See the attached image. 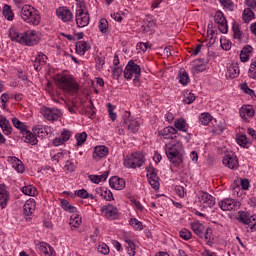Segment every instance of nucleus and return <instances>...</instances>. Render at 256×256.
Segmentation results:
<instances>
[{
  "mask_svg": "<svg viewBox=\"0 0 256 256\" xmlns=\"http://www.w3.org/2000/svg\"><path fill=\"white\" fill-rule=\"evenodd\" d=\"M8 37L11 41L24 45V47H35V45H39L41 41V33L39 31L26 30L21 32L15 27L10 28Z\"/></svg>",
  "mask_w": 256,
  "mask_h": 256,
  "instance_id": "f257e3e1",
  "label": "nucleus"
},
{
  "mask_svg": "<svg viewBox=\"0 0 256 256\" xmlns=\"http://www.w3.org/2000/svg\"><path fill=\"white\" fill-rule=\"evenodd\" d=\"M54 82L56 87L63 91V93H69V95H77L79 93V82L69 74V72L58 73L54 76Z\"/></svg>",
  "mask_w": 256,
  "mask_h": 256,
  "instance_id": "f03ea898",
  "label": "nucleus"
},
{
  "mask_svg": "<svg viewBox=\"0 0 256 256\" xmlns=\"http://www.w3.org/2000/svg\"><path fill=\"white\" fill-rule=\"evenodd\" d=\"M164 151L168 161L174 167H179V165L183 164L185 150L183 149V143L181 141L171 140L165 144Z\"/></svg>",
  "mask_w": 256,
  "mask_h": 256,
  "instance_id": "7ed1b4c3",
  "label": "nucleus"
},
{
  "mask_svg": "<svg viewBox=\"0 0 256 256\" xmlns=\"http://www.w3.org/2000/svg\"><path fill=\"white\" fill-rule=\"evenodd\" d=\"M20 17L24 23L33 25V27H37V25L41 23V14L39 13V10L29 4L22 6Z\"/></svg>",
  "mask_w": 256,
  "mask_h": 256,
  "instance_id": "20e7f679",
  "label": "nucleus"
},
{
  "mask_svg": "<svg viewBox=\"0 0 256 256\" xmlns=\"http://www.w3.org/2000/svg\"><path fill=\"white\" fill-rule=\"evenodd\" d=\"M91 21L89 16V10H87V4L84 0H76V13H75V22L77 27L83 29L87 27Z\"/></svg>",
  "mask_w": 256,
  "mask_h": 256,
  "instance_id": "39448f33",
  "label": "nucleus"
},
{
  "mask_svg": "<svg viewBox=\"0 0 256 256\" xmlns=\"http://www.w3.org/2000/svg\"><path fill=\"white\" fill-rule=\"evenodd\" d=\"M191 229L200 239H204L207 245L210 247L213 245V230L211 228H205V225L200 222H192Z\"/></svg>",
  "mask_w": 256,
  "mask_h": 256,
  "instance_id": "423d86ee",
  "label": "nucleus"
},
{
  "mask_svg": "<svg viewBox=\"0 0 256 256\" xmlns=\"http://www.w3.org/2000/svg\"><path fill=\"white\" fill-rule=\"evenodd\" d=\"M145 165V155L141 152L132 153L124 158V166L127 169H137Z\"/></svg>",
  "mask_w": 256,
  "mask_h": 256,
  "instance_id": "0eeeda50",
  "label": "nucleus"
},
{
  "mask_svg": "<svg viewBox=\"0 0 256 256\" xmlns=\"http://www.w3.org/2000/svg\"><path fill=\"white\" fill-rule=\"evenodd\" d=\"M137 75H141V66L135 63V61L130 60L124 69V79L131 81V79Z\"/></svg>",
  "mask_w": 256,
  "mask_h": 256,
  "instance_id": "6e6552de",
  "label": "nucleus"
},
{
  "mask_svg": "<svg viewBox=\"0 0 256 256\" xmlns=\"http://www.w3.org/2000/svg\"><path fill=\"white\" fill-rule=\"evenodd\" d=\"M146 172H147L146 177L149 185L152 187V189H154V191H158L161 184L159 183V176L157 175V169H155V167L150 165L146 168Z\"/></svg>",
  "mask_w": 256,
  "mask_h": 256,
  "instance_id": "1a4fd4ad",
  "label": "nucleus"
},
{
  "mask_svg": "<svg viewBox=\"0 0 256 256\" xmlns=\"http://www.w3.org/2000/svg\"><path fill=\"white\" fill-rule=\"evenodd\" d=\"M221 211H237L241 207V202L233 198H224L218 202Z\"/></svg>",
  "mask_w": 256,
  "mask_h": 256,
  "instance_id": "9d476101",
  "label": "nucleus"
},
{
  "mask_svg": "<svg viewBox=\"0 0 256 256\" xmlns=\"http://www.w3.org/2000/svg\"><path fill=\"white\" fill-rule=\"evenodd\" d=\"M100 213L106 219L110 221H115V219L119 218V209L113 204H107L100 208Z\"/></svg>",
  "mask_w": 256,
  "mask_h": 256,
  "instance_id": "9b49d317",
  "label": "nucleus"
},
{
  "mask_svg": "<svg viewBox=\"0 0 256 256\" xmlns=\"http://www.w3.org/2000/svg\"><path fill=\"white\" fill-rule=\"evenodd\" d=\"M198 201L204 207V209H211L216 203L215 197H213L209 192H199Z\"/></svg>",
  "mask_w": 256,
  "mask_h": 256,
  "instance_id": "f8f14e48",
  "label": "nucleus"
},
{
  "mask_svg": "<svg viewBox=\"0 0 256 256\" xmlns=\"http://www.w3.org/2000/svg\"><path fill=\"white\" fill-rule=\"evenodd\" d=\"M71 137H73V132L67 128H63L59 137H56L52 143L54 147H61V145H65V143H67Z\"/></svg>",
  "mask_w": 256,
  "mask_h": 256,
  "instance_id": "ddd939ff",
  "label": "nucleus"
},
{
  "mask_svg": "<svg viewBox=\"0 0 256 256\" xmlns=\"http://www.w3.org/2000/svg\"><path fill=\"white\" fill-rule=\"evenodd\" d=\"M178 133H179V131H177V129H175V127L167 126V127L163 128L162 130H160L158 132V135H159L160 139H162V141H165V140L175 141V138L177 137Z\"/></svg>",
  "mask_w": 256,
  "mask_h": 256,
  "instance_id": "4468645a",
  "label": "nucleus"
},
{
  "mask_svg": "<svg viewBox=\"0 0 256 256\" xmlns=\"http://www.w3.org/2000/svg\"><path fill=\"white\" fill-rule=\"evenodd\" d=\"M41 114L47 121H58L61 115H63L58 108H43Z\"/></svg>",
  "mask_w": 256,
  "mask_h": 256,
  "instance_id": "2eb2a0df",
  "label": "nucleus"
},
{
  "mask_svg": "<svg viewBox=\"0 0 256 256\" xmlns=\"http://www.w3.org/2000/svg\"><path fill=\"white\" fill-rule=\"evenodd\" d=\"M222 163L228 169H237L239 167V159H237V155L233 152H227L223 157Z\"/></svg>",
  "mask_w": 256,
  "mask_h": 256,
  "instance_id": "dca6fc26",
  "label": "nucleus"
},
{
  "mask_svg": "<svg viewBox=\"0 0 256 256\" xmlns=\"http://www.w3.org/2000/svg\"><path fill=\"white\" fill-rule=\"evenodd\" d=\"M214 21L216 24H218V29L223 34L228 33L229 26L227 25V19L225 18V15L221 11H216L214 15Z\"/></svg>",
  "mask_w": 256,
  "mask_h": 256,
  "instance_id": "f3484780",
  "label": "nucleus"
},
{
  "mask_svg": "<svg viewBox=\"0 0 256 256\" xmlns=\"http://www.w3.org/2000/svg\"><path fill=\"white\" fill-rule=\"evenodd\" d=\"M36 207L37 202H35V199L30 198L26 200V202L23 205V214L26 217V221H30L31 217L33 216V213H35Z\"/></svg>",
  "mask_w": 256,
  "mask_h": 256,
  "instance_id": "a211bd4d",
  "label": "nucleus"
},
{
  "mask_svg": "<svg viewBox=\"0 0 256 256\" xmlns=\"http://www.w3.org/2000/svg\"><path fill=\"white\" fill-rule=\"evenodd\" d=\"M107 155H109V148L105 145H98L93 150L92 159H94V161H101V159H105Z\"/></svg>",
  "mask_w": 256,
  "mask_h": 256,
  "instance_id": "6ab92c4d",
  "label": "nucleus"
},
{
  "mask_svg": "<svg viewBox=\"0 0 256 256\" xmlns=\"http://www.w3.org/2000/svg\"><path fill=\"white\" fill-rule=\"evenodd\" d=\"M203 71H207V61L205 59H197L192 62L191 73L193 75H199V73H203Z\"/></svg>",
  "mask_w": 256,
  "mask_h": 256,
  "instance_id": "aec40b11",
  "label": "nucleus"
},
{
  "mask_svg": "<svg viewBox=\"0 0 256 256\" xmlns=\"http://www.w3.org/2000/svg\"><path fill=\"white\" fill-rule=\"evenodd\" d=\"M8 163H10L11 167L14 169L16 173H25V165L23 161L15 156H9L7 158Z\"/></svg>",
  "mask_w": 256,
  "mask_h": 256,
  "instance_id": "412c9836",
  "label": "nucleus"
},
{
  "mask_svg": "<svg viewBox=\"0 0 256 256\" xmlns=\"http://www.w3.org/2000/svg\"><path fill=\"white\" fill-rule=\"evenodd\" d=\"M58 19H61L64 23H69L73 19V13L66 7H60L56 10Z\"/></svg>",
  "mask_w": 256,
  "mask_h": 256,
  "instance_id": "4be33fe9",
  "label": "nucleus"
},
{
  "mask_svg": "<svg viewBox=\"0 0 256 256\" xmlns=\"http://www.w3.org/2000/svg\"><path fill=\"white\" fill-rule=\"evenodd\" d=\"M0 129H2V133L6 135V137L13 135V126L11 125V122H9L3 115H0Z\"/></svg>",
  "mask_w": 256,
  "mask_h": 256,
  "instance_id": "5701e85b",
  "label": "nucleus"
},
{
  "mask_svg": "<svg viewBox=\"0 0 256 256\" xmlns=\"http://www.w3.org/2000/svg\"><path fill=\"white\" fill-rule=\"evenodd\" d=\"M109 185L111 189H115V191H123L125 188V179L113 176L109 179Z\"/></svg>",
  "mask_w": 256,
  "mask_h": 256,
  "instance_id": "b1692460",
  "label": "nucleus"
},
{
  "mask_svg": "<svg viewBox=\"0 0 256 256\" xmlns=\"http://www.w3.org/2000/svg\"><path fill=\"white\" fill-rule=\"evenodd\" d=\"M96 195L104 199V201H115L113 197V192L106 187H97L95 189Z\"/></svg>",
  "mask_w": 256,
  "mask_h": 256,
  "instance_id": "393cba45",
  "label": "nucleus"
},
{
  "mask_svg": "<svg viewBox=\"0 0 256 256\" xmlns=\"http://www.w3.org/2000/svg\"><path fill=\"white\" fill-rule=\"evenodd\" d=\"M156 27H157V20H155L153 16H146L142 24V29L144 33H149L153 31V29Z\"/></svg>",
  "mask_w": 256,
  "mask_h": 256,
  "instance_id": "a878e982",
  "label": "nucleus"
},
{
  "mask_svg": "<svg viewBox=\"0 0 256 256\" xmlns=\"http://www.w3.org/2000/svg\"><path fill=\"white\" fill-rule=\"evenodd\" d=\"M36 249H38V251H41L43 255L57 256V253H55V250L47 242H40L36 244Z\"/></svg>",
  "mask_w": 256,
  "mask_h": 256,
  "instance_id": "bb28decb",
  "label": "nucleus"
},
{
  "mask_svg": "<svg viewBox=\"0 0 256 256\" xmlns=\"http://www.w3.org/2000/svg\"><path fill=\"white\" fill-rule=\"evenodd\" d=\"M7 203H9V191L7 190V186L5 184H0V207H1V209H5V207H7Z\"/></svg>",
  "mask_w": 256,
  "mask_h": 256,
  "instance_id": "cd10ccee",
  "label": "nucleus"
},
{
  "mask_svg": "<svg viewBox=\"0 0 256 256\" xmlns=\"http://www.w3.org/2000/svg\"><path fill=\"white\" fill-rule=\"evenodd\" d=\"M124 124L126 125L128 131H130V133H137V131H139V122L132 116H128L127 118H125Z\"/></svg>",
  "mask_w": 256,
  "mask_h": 256,
  "instance_id": "c85d7f7f",
  "label": "nucleus"
},
{
  "mask_svg": "<svg viewBox=\"0 0 256 256\" xmlns=\"http://www.w3.org/2000/svg\"><path fill=\"white\" fill-rule=\"evenodd\" d=\"M47 64V55L43 52H38L34 60V69L35 71H41V68Z\"/></svg>",
  "mask_w": 256,
  "mask_h": 256,
  "instance_id": "c756f323",
  "label": "nucleus"
},
{
  "mask_svg": "<svg viewBox=\"0 0 256 256\" xmlns=\"http://www.w3.org/2000/svg\"><path fill=\"white\" fill-rule=\"evenodd\" d=\"M255 115V109L251 105H244L240 108V117L247 121V119H251Z\"/></svg>",
  "mask_w": 256,
  "mask_h": 256,
  "instance_id": "7c9ffc66",
  "label": "nucleus"
},
{
  "mask_svg": "<svg viewBox=\"0 0 256 256\" xmlns=\"http://www.w3.org/2000/svg\"><path fill=\"white\" fill-rule=\"evenodd\" d=\"M239 73H241V70L239 69V64H228L226 77H229L230 79H236V77H239Z\"/></svg>",
  "mask_w": 256,
  "mask_h": 256,
  "instance_id": "2f4dec72",
  "label": "nucleus"
},
{
  "mask_svg": "<svg viewBox=\"0 0 256 256\" xmlns=\"http://www.w3.org/2000/svg\"><path fill=\"white\" fill-rule=\"evenodd\" d=\"M252 55H253V47H251V45H246L242 48L240 52V61L242 63H247V61L251 59Z\"/></svg>",
  "mask_w": 256,
  "mask_h": 256,
  "instance_id": "473e14b6",
  "label": "nucleus"
},
{
  "mask_svg": "<svg viewBox=\"0 0 256 256\" xmlns=\"http://www.w3.org/2000/svg\"><path fill=\"white\" fill-rule=\"evenodd\" d=\"M174 129H176V131H181L182 133H187V131H189V124L185 118H178L174 121Z\"/></svg>",
  "mask_w": 256,
  "mask_h": 256,
  "instance_id": "72a5a7b5",
  "label": "nucleus"
},
{
  "mask_svg": "<svg viewBox=\"0 0 256 256\" xmlns=\"http://www.w3.org/2000/svg\"><path fill=\"white\" fill-rule=\"evenodd\" d=\"M236 143L243 149H249L251 147V140H249L245 134H237Z\"/></svg>",
  "mask_w": 256,
  "mask_h": 256,
  "instance_id": "f704fd0d",
  "label": "nucleus"
},
{
  "mask_svg": "<svg viewBox=\"0 0 256 256\" xmlns=\"http://www.w3.org/2000/svg\"><path fill=\"white\" fill-rule=\"evenodd\" d=\"M75 49L78 55H85V53L91 49V46H89L87 41H78Z\"/></svg>",
  "mask_w": 256,
  "mask_h": 256,
  "instance_id": "c9c22d12",
  "label": "nucleus"
},
{
  "mask_svg": "<svg viewBox=\"0 0 256 256\" xmlns=\"http://www.w3.org/2000/svg\"><path fill=\"white\" fill-rule=\"evenodd\" d=\"M21 192L23 195H27L28 197H35L37 195V188L31 184H27L21 188Z\"/></svg>",
  "mask_w": 256,
  "mask_h": 256,
  "instance_id": "e433bc0d",
  "label": "nucleus"
},
{
  "mask_svg": "<svg viewBox=\"0 0 256 256\" xmlns=\"http://www.w3.org/2000/svg\"><path fill=\"white\" fill-rule=\"evenodd\" d=\"M107 177H109V172L105 171L101 175H89V180L91 183H95L96 185H99L102 181H107Z\"/></svg>",
  "mask_w": 256,
  "mask_h": 256,
  "instance_id": "4c0bfd02",
  "label": "nucleus"
},
{
  "mask_svg": "<svg viewBox=\"0 0 256 256\" xmlns=\"http://www.w3.org/2000/svg\"><path fill=\"white\" fill-rule=\"evenodd\" d=\"M178 81L183 87H187L189 83H191V79L189 78V73L185 70H181L178 75Z\"/></svg>",
  "mask_w": 256,
  "mask_h": 256,
  "instance_id": "58836bf2",
  "label": "nucleus"
},
{
  "mask_svg": "<svg viewBox=\"0 0 256 256\" xmlns=\"http://www.w3.org/2000/svg\"><path fill=\"white\" fill-rule=\"evenodd\" d=\"M254 9L252 8H246L244 9L242 13V19L244 23H250V21H253L255 19V12H253Z\"/></svg>",
  "mask_w": 256,
  "mask_h": 256,
  "instance_id": "ea45409f",
  "label": "nucleus"
},
{
  "mask_svg": "<svg viewBox=\"0 0 256 256\" xmlns=\"http://www.w3.org/2000/svg\"><path fill=\"white\" fill-rule=\"evenodd\" d=\"M238 219L244 225H251L253 216H251L249 213H247L245 211H240V212H238Z\"/></svg>",
  "mask_w": 256,
  "mask_h": 256,
  "instance_id": "a19ab883",
  "label": "nucleus"
},
{
  "mask_svg": "<svg viewBox=\"0 0 256 256\" xmlns=\"http://www.w3.org/2000/svg\"><path fill=\"white\" fill-rule=\"evenodd\" d=\"M22 135L25 137V143H29L30 145H37V143H39L37 136L29 130H26Z\"/></svg>",
  "mask_w": 256,
  "mask_h": 256,
  "instance_id": "79ce46f5",
  "label": "nucleus"
},
{
  "mask_svg": "<svg viewBox=\"0 0 256 256\" xmlns=\"http://www.w3.org/2000/svg\"><path fill=\"white\" fill-rule=\"evenodd\" d=\"M213 121V116L209 112H203L199 116V124L207 126Z\"/></svg>",
  "mask_w": 256,
  "mask_h": 256,
  "instance_id": "37998d69",
  "label": "nucleus"
},
{
  "mask_svg": "<svg viewBox=\"0 0 256 256\" xmlns=\"http://www.w3.org/2000/svg\"><path fill=\"white\" fill-rule=\"evenodd\" d=\"M82 218L81 215H79V212H76V214H72L70 216V225L71 227H74V229H77L81 226Z\"/></svg>",
  "mask_w": 256,
  "mask_h": 256,
  "instance_id": "c03bdc74",
  "label": "nucleus"
},
{
  "mask_svg": "<svg viewBox=\"0 0 256 256\" xmlns=\"http://www.w3.org/2000/svg\"><path fill=\"white\" fill-rule=\"evenodd\" d=\"M12 124H13V127H15V129H18V131H20V133L22 134L25 131H27V125L21 122L18 118H12Z\"/></svg>",
  "mask_w": 256,
  "mask_h": 256,
  "instance_id": "a18cd8bd",
  "label": "nucleus"
},
{
  "mask_svg": "<svg viewBox=\"0 0 256 256\" xmlns=\"http://www.w3.org/2000/svg\"><path fill=\"white\" fill-rule=\"evenodd\" d=\"M76 146L81 147L87 141V132H81L75 134Z\"/></svg>",
  "mask_w": 256,
  "mask_h": 256,
  "instance_id": "49530a36",
  "label": "nucleus"
},
{
  "mask_svg": "<svg viewBox=\"0 0 256 256\" xmlns=\"http://www.w3.org/2000/svg\"><path fill=\"white\" fill-rule=\"evenodd\" d=\"M129 225H131L134 231H143V222L139 221L137 218H131Z\"/></svg>",
  "mask_w": 256,
  "mask_h": 256,
  "instance_id": "de8ad7c7",
  "label": "nucleus"
},
{
  "mask_svg": "<svg viewBox=\"0 0 256 256\" xmlns=\"http://www.w3.org/2000/svg\"><path fill=\"white\" fill-rule=\"evenodd\" d=\"M3 15L7 21H13L15 14L13 13V10L11 9V6L9 5H4L3 8Z\"/></svg>",
  "mask_w": 256,
  "mask_h": 256,
  "instance_id": "09e8293b",
  "label": "nucleus"
},
{
  "mask_svg": "<svg viewBox=\"0 0 256 256\" xmlns=\"http://www.w3.org/2000/svg\"><path fill=\"white\" fill-rule=\"evenodd\" d=\"M248 77L256 81V57L251 59L250 68L248 70Z\"/></svg>",
  "mask_w": 256,
  "mask_h": 256,
  "instance_id": "8fccbe9b",
  "label": "nucleus"
},
{
  "mask_svg": "<svg viewBox=\"0 0 256 256\" xmlns=\"http://www.w3.org/2000/svg\"><path fill=\"white\" fill-rule=\"evenodd\" d=\"M226 127L227 125L225 124V122L220 121L216 125H214L212 133H214V135H221V133L225 131Z\"/></svg>",
  "mask_w": 256,
  "mask_h": 256,
  "instance_id": "3c124183",
  "label": "nucleus"
},
{
  "mask_svg": "<svg viewBox=\"0 0 256 256\" xmlns=\"http://www.w3.org/2000/svg\"><path fill=\"white\" fill-rule=\"evenodd\" d=\"M232 31H233L234 39H237L238 41H241V37L243 36V32L241 31V28L239 27V24L233 23L232 24Z\"/></svg>",
  "mask_w": 256,
  "mask_h": 256,
  "instance_id": "603ef678",
  "label": "nucleus"
},
{
  "mask_svg": "<svg viewBox=\"0 0 256 256\" xmlns=\"http://www.w3.org/2000/svg\"><path fill=\"white\" fill-rule=\"evenodd\" d=\"M98 29L103 34L107 33L109 31V22L105 18H101L98 24Z\"/></svg>",
  "mask_w": 256,
  "mask_h": 256,
  "instance_id": "864d4df0",
  "label": "nucleus"
},
{
  "mask_svg": "<svg viewBox=\"0 0 256 256\" xmlns=\"http://www.w3.org/2000/svg\"><path fill=\"white\" fill-rule=\"evenodd\" d=\"M77 169V165H75V162L73 160H67L64 165V171L66 173H73Z\"/></svg>",
  "mask_w": 256,
  "mask_h": 256,
  "instance_id": "5fc2aeb1",
  "label": "nucleus"
},
{
  "mask_svg": "<svg viewBox=\"0 0 256 256\" xmlns=\"http://www.w3.org/2000/svg\"><path fill=\"white\" fill-rule=\"evenodd\" d=\"M195 94L191 93V92H186L184 94V98H183V103L185 105H191V103H194L195 102Z\"/></svg>",
  "mask_w": 256,
  "mask_h": 256,
  "instance_id": "6e6d98bb",
  "label": "nucleus"
},
{
  "mask_svg": "<svg viewBox=\"0 0 256 256\" xmlns=\"http://www.w3.org/2000/svg\"><path fill=\"white\" fill-rule=\"evenodd\" d=\"M130 202L132 203V205L136 211H139L140 213H143V211H145V206H143V204H141V201H139L135 198H132V199H130Z\"/></svg>",
  "mask_w": 256,
  "mask_h": 256,
  "instance_id": "4d7b16f0",
  "label": "nucleus"
},
{
  "mask_svg": "<svg viewBox=\"0 0 256 256\" xmlns=\"http://www.w3.org/2000/svg\"><path fill=\"white\" fill-rule=\"evenodd\" d=\"M98 253H101V255H109V246L105 244L104 242H100L97 247Z\"/></svg>",
  "mask_w": 256,
  "mask_h": 256,
  "instance_id": "13d9d810",
  "label": "nucleus"
},
{
  "mask_svg": "<svg viewBox=\"0 0 256 256\" xmlns=\"http://www.w3.org/2000/svg\"><path fill=\"white\" fill-rule=\"evenodd\" d=\"M137 247L135 246V242H129L128 244H126V251L128 253L129 256H135Z\"/></svg>",
  "mask_w": 256,
  "mask_h": 256,
  "instance_id": "bf43d9fd",
  "label": "nucleus"
},
{
  "mask_svg": "<svg viewBox=\"0 0 256 256\" xmlns=\"http://www.w3.org/2000/svg\"><path fill=\"white\" fill-rule=\"evenodd\" d=\"M241 90L246 95H249L250 97H252V99L255 97V91H253V89L249 88L247 83H244V84L241 85Z\"/></svg>",
  "mask_w": 256,
  "mask_h": 256,
  "instance_id": "052dcab7",
  "label": "nucleus"
},
{
  "mask_svg": "<svg viewBox=\"0 0 256 256\" xmlns=\"http://www.w3.org/2000/svg\"><path fill=\"white\" fill-rule=\"evenodd\" d=\"M107 108H108V115H109L110 119L112 121H116L117 120V114L113 112V111H115V107L112 106L111 103H108Z\"/></svg>",
  "mask_w": 256,
  "mask_h": 256,
  "instance_id": "680f3d73",
  "label": "nucleus"
},
{
  "mask_svg": "<svg viewBox=\"0 0 256 256\" xmlns=\"http://www.w3.org/2000/svg\"><path fill=\"white\" fill-rule=\"evenodd\" d=\"M74 195H76V197H80V199H89V192L85 189L76 190Z\"/></svg>",
  "mask_w": 256,
  "mask_h": 256,
  "instance_id": "e2e57ef3",
  "label": "nucleus"
},
{
  "mask_svg": "<svg viewBox=\"0 0 256 256\" xmlns=\"http://www.w3.org/2000/svg\"><path fill=\"white\" fill-rule=\"evenodd\" d=\"M179 235L181 239H184V241H189V239L192 237L191 232L187 229L180 230Z\"/></svg>",
  "mask_w": 256,
  "mask_h": 256,
  "instance_id": "0e129e2a",
  "label": "nucleus"
},
{
  "mask_svg": "<svg viewBox=\"0 0 256 256\" xmlns=\"http://www.w3.org/2000/svg\"><path fill=\"white\" fill-rule=\"evenodd\" d=\"M85 113L91 116L95 115V106L93 105L92 101H90L89 104H87L85 107Z\"/></svg>",
  "mask_w": 256,
  "mask_h": 256,
  "instance_id": "69168bd1",
  "label": "nucleus"
},
{
  "mask_svg": "<svg viewBox=\"0 0 256 256\" xmlns=\"http://www.w3.org/2000/svg\"><path fill=\"white\" fill-rule=\"evenodd\" d=\"M123 73H124L123 68L121 67L114 68L112 71L113 79L118 80L121 77V75H123Z\"/></svg>",
  "mask_w": 256,
  "mask_h": 256,
  "instance_id": "338daca9",
  "label": "nucleus"
},
{
  "mask_svg": "<svg viewBox=\"0 0 256 256\" xmlns=\"http://www.w3.org/2000/svg\"><path fill=\"white\" fill-rule=\"evenodd\" d=\"M122 239L126 243V245L129 243H132L133 242V234H131V232H124L122 234Z\"/></svg>",
  "mask_w": 256,
  "mask_h": 256,
  "instance_id": "774afa93",
  "label": "nucleus"
}]
</instances>
